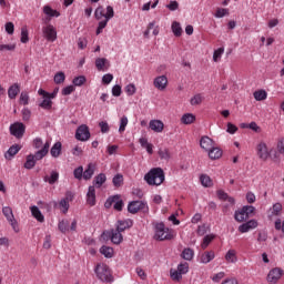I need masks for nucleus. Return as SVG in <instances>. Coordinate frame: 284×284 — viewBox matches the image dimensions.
<instances>
[{
	"label": "nucleus",
	"mask_w": 284,
	"mask_h": 284,
	"mask_svg": "<svg viewBox=\"0 0 284 284\" xmlns=\"http://www.w3.org/2000/svg\"><path fill=\"white\" fill-rule=\"evenodd\" d=\"M50 152V142L47 141L42 149L37 151L36 154H29L27 156V161L24 163L26 170H32L37 165V161H41V159H44V156H48V153Z\"/></svg>",
	"instance_id": "obj_1"
},
{
	"label": "nucleus",
	"mask_w": 284,
	"mask_h": 284,
	"mask_svg": "<svg viewBox=\"0 0 284 284\" xmlns=\"http://www.w3.org/2000/svg\"><path fill=\"white\" fill-rule=\"evenodd\" d=\"M148 185H161L165 181V172L161 168L151 169L145 175Z\"/></svg>",
	"instance_id": "obj_2"
},
{
	"label": "nucleus",
	"mask_w": 284,
	"mask_h": 284,
	"mask_svg": "<svg viewBox=\"0 0 284 284\" xmlns=\"http://www.w3.org/2000/svg\"><path fill=\"white\" fill-rule=\"evenodd\" d=\"M94 272L99 281H102L103 283H112V281H114V277H112V271L105 263L98 264Z\"/></svg>",
	"instance_id": "obj_3"
},
{
	"label": "nucleus",
	"mask_w": 284,
	"mask_h": 284,
	"mask_svg": "<svg viewBox=\"0 0 284 284\" xmlns=\"http://www.w3.org/2000/svg\"><path fill=\"white\" fill-rule=\"evenodd\" d=\"M155 241H172L174 239V233L169 227H165V224L158 223L155 225Z\"/></svg>",
	"instance_id": "obj_4"
},
{
	"label": "nucleus",
	"mask_w": 284,
	"mask_h": 284,
	"mask_svg": "<svg viewBox=\"0 0 284 284\" xmlns=\"http://www.w3.org/2000/svg\"><path fill=\"white\" fill-rule=\"evenodd\" d=\"M113 203V209L116 210V212H121L123 210V200H121V196L119 195L110 196L104 203V207L110 209Z\"/></svg>",
	"instance_id": "obj_5"
},
{
	"label": "nucleus",
	"mask_w": 284,
	"mask_h": 284,
	"mask_svg": "<svg viewBox=\"0 0 284 284\" xmlns=\"http://www.w3.org/2000/svg\"><path fill=\"white\" fill-rule=\"evenodd\" d=\"M128 211L130 214H136L138 212H148V203L143 201H133L129 203Z\"/></svg>",
	"instance_id": "obj_6"
},
{
	"label": "nucleus",
	"mask_w": 284,
	"mask_h": 284,
	"mask_svg": "<svg viewBox=\"0 0 284 284\" xmlns=\"http://www.w3.org/2000/svg\"><path fill=\"white\" fill-rule=\"evenodd\" d=\"M10 134L16 136V139H23V134H26V124L21 122H16L10 125Z\"/></svg>",
	"instance_id": "obj_7"
},
{
	"label": "nucleus",
	"mask_w": 284,
	"mask_h": 284,
	"mask_svg": "<svg viewBox=\"0 0 284 284\" xmlns=\"http://www.w3.org/2000/svg\"><path fill=\"white\" fill-rule=\"evenodd\" d=\"M42 34L44 39L50 41L51 43H54V40L57 39V28L52 24H47L42 28Z\"/></svg>",
	"instance_id": "obj_8"
},
{
	"label": "nucleus",
	"mask_w": 284,
	"mask_h": 284,
	"mask_svg": "<svg viewBox=\"0 0 284 284\" xmlns=\"http://www.w3.org/2000/svg\"><path fill=\"white\" fill-rule=\"evenodd\" d=\"M284 271L281 267H275L271 270L267 274V283L271 284H277L278 281H281V277L283 276Z\"/></svg>",
	"instance_id": "obj_9"
},
{
	"label": "nucleus",
	"mask_w": 284,
	"mask_h": 284,
	"mask_svg": "<svg viewBox=\"0 0 284 284\" xmlns=\"http://www.w3.org/2000/svg\"><path fill=\"white\" fill-rule=\"evenodd\" d=\"M75 139L78 141H89L90 140V129L88 125L82 124L75 131Z\"/></svg>",
	"instance_id": "obj_10"
},
{
	"label": "nucleus",
	"mask_w": 284,
	"mask_h": 284,
	"mask_svg": "<svg viewBox=\"0 0 284 284\" xmlns=\"http://www.w3.org/2000/svg\"><path fill=\"white\" fill-rule=\"evenodd\" d=\"M256 154L261 161H267L270 159V149L265 142H261L256 145Z\"/></svg>",
	"instance_id": "obj_11"
},
{
	"label": "nucleus",
	"mask_w": 284,
	"mask_h": 284,
	"mask_svg": "<svg viewBox=\"0 0 284 284\" xmlns=\"http://www.w3.org/2000/svg\"><path fill=\"white\" fill-rule=\"evenodd\" d=\"M256 227H258V222H256V220H250L239 226V232H241V234H245L250 232V230H256Z\"/></svg>",
	"instance_id": "obj_12"
},
{
	"label": "nucleus",
	"mask_w": 284,
	"mask_h": 284,
	"mask_svg": "<svg viewBox=\"0 0 284 284\" xmlns=\"http://www.w3.org/2000/svg\"><path fill=\"white\" fill-rule=\"evenodd\" d=\"M200 146L202 148V150L210 152V150H212L214 148V140H212L207 135H204L200 140Z\"/></svg>",
	"instance_id": "obj_13"
},
{
	"label": "nucleus",
	"mask_w": 284,
	"mask_h": 284,
	"mask_svg": "<svg viewBox=\"0 0 284 284\" xmlns=\"http://www.w3.org/2000/svg\"><path fill=\"white\" fill-rule=\"evenodd\" d=\"M154 88H156L160 91L165 90L168 88V77L165 75H160L156 77L153 81Z\"/></svg>",
	"instance_id": "obj_14"
},
{
	"label": "nucleus",
	"mask_w": 284,
	"mask_h": 284,
	"mask_svg": "<svg viewBox=\"0 0 284 284\" xmlns=\"http://www.w3.org/2000/svg\"><path fill=\"white\" fill-rule=\"evenodd\" d=\"M133 225H134V222L130 219L120 220L118 221L115 230L121 233V232H125V230H130V227H132Z\"/></svg>",
	"instance_id": "obj_15"
},
{
	"label": "nucleus",
	"mask_w": 284,
	"mask_h": 284,
	"mask_svg": "<svg viewBox=\"0 0 284 284\" xmlns=\"http://www.w3.org/2000/svg\"><path fill=\"white\" fill-rule=\"evenodd\" d=\"M20 151H21V146H19V144H13L4 153V159H7V161H12V159H14V156H17V154H19Z\"/></svg>",
	"instance_id": "obj_16"
},
{
	"label": "nucleus",
	"mask_w": 284,
	"mask_h": 284,
	"mask_svg": "<svg viewBox=\"0 0 284 284\" xmlns=\"http://www.w3.org/2000/svg\"><path fill=\"white\" fill-rule=\"evenodd\" d=\"M150 130L156 133L163 132L165 124H163V121L161 120H151L149 123Z\"/></svg>",
	"instance_id": "obj_17"
},
{
	"label": "nucleus",
	"mask_w": 284,
	"mask_h": 284,
	"mask_svg": "<svg viewBox=\"0 0 284 284\" xmlns=\"http://www.w3.org/2000/svg\"><path fill=\"white\" fill-rule=\"evenodd\" d=\"M95 68L99 72H106L108 68H110V62L105 58H98L95 60Z\"/></svg>",
	"instance_id": "obj_18"
},
{
	"label": "nucleus",
	"mask_w": 284,
	"mask_h": 284,
	"mask_svg": "<svg viewBox=\"0 0 284 284\" xmlns=\"http://www.w3.org/2000/svg\"><path fill=\"white\" fill-rule=\"evenodd\" d=\"M97 171V164L89 163L87 169L83 171V179L84 181H90L92 176H94V172Z\"/></svg>",
	"instance_id": "obj_19"
},
{
	"label": "nucleus",
	"mask_w": 284,
	"mask_h": 284,
	"mask_svg": "<svg viewBox=\"0 0 284 284\" xmlns=\"http://www.w3.org/2000/svg\"><path fill=\"white\" fill-rule=\"evenodd\" d=\"M19 92H21V85L19 83H13L8 89V97L11 100L17 99L19 97Z\"/></svg>",
	"instance_id": "obj_20"
},
{
	"label": "nucleus",
	"mask_w": 284,
	"mask_h": 284,
	"mask_svg": "<svg viewBox=\"0 0 284 284\" xmlns=\"http://www.w3.org/2000/svg\"><path fill=\"white\" fill-rule=\"evenodd\" d=\"M87 203L89 205H97V190L94 186H89V191L87 193Z\"/></svg>",
	"instance_id": "obj_21"
},
{
	"label": "nucleus",
	"mask_w": 284,
	"mask_h": 284,
	"mask_svg": "<svg viewBox=\"0 0 284 284\" xmlns=\"http://www.w3.org/2000/svg\"><path fill=\"white\" fill-rule=\"evenodd\" d=\"M105 181H108V176H105L104 173H100L93 179V185L91 187H97L99 190L103 186V183H105Z\"/></svg>",
	"instance_id": "obj_22"
},
{
	"label": "nucleus",
	"mask_w": 284,
	"mask_h": 284,
	"mask_svg": "<svg viewBox=\"0 0 284 284\" xmlns=\"http://www.w3.org/2000/svg\"><path fill=\"white\" fill-rule=\"evenodd\" d=\"M111 241L114 243V245H120V243H123V234H121L120 231L112 230L111 231Z\"/></svg>",
	"instance_id": "obj_23"
},
{
	"label": "nucleus",
	"mask_w": 284,
	"mask_h": 284,
	"mask_svg": "<svg viewBox=\"0 0 284 284\" xmlns=\"http://www.w3.org/2000/svg\"><path fill=\"white\" fill-rule=\"evenodd\" d=\"M215 254L214 251H206L200 257V263L207 264L211 261H214Z\"/></svg>",
	"instance_id": "obj_24"
},
{
	"label": "nucleus",
	"mask_w": 284,
	"mask_h": 284,
	"mask_svg": "<svg viewBox=\"0 0 284 284\" xmlns=\"http://www.w3.org/2000/svg\"><path fill=\"white\" fill-rule=\"evenodd\" d=\"M31 214L34 219L39 221V223H43L45 221V217L43 216V213H41V210H39L37 206L30 207Z\"/></svg>",
	"instance_id": "obj_25"
},
{
	"label": "nucleus",
	"mask_w": 284,
	"mask_h": 284,
	"mask_svg": "<svg viewBox=\"0 0 284 284\" xmlns=\"http://www.w3.org/2000/svg\"><path fill=\"white\" fill-rule=\"evenodd\" d=\"M270 212H271V214L268 215L270 219H272V216H281V212H283V204L275 203L270 210Z\"/></svg>",
	"instance_id": "obj_26"
},
{
	"label": "nucleus",
	"mask_w": 284,
	"mask_h": 284,
	"mask_svg": "<svg viewBox=\"0 0 284 284\" xmlns=\"http://www.w3.org/2000/svg\"><path fill=\"white\" fill-rule=\"evenodd\" d=\"M209 156L213 161L221 159V156H223V151L220 148L213 146L212 150L209 151Z\"/></svg>",
	"instance_id": "obj_27"
},
{
	"label": "nucleus",
	"mask_w": 284,
	"mask_h": 284,
	"mask_svg": "<svg viewBox=\"0 0 284 284\" xmlns=\"http://www.w3.org/2000/svg\"><path fill=\"white\" fill-rule=\"evenodd\" d=\"M50 152L53 159H59V156H61V142H55Z\"/></svg>",
	"instance_id": "obj_28"
},
{
	"label": "nucleus",
	"mask_w": 284,
	"mask_h": 284,
	"mask_svg": "<svg viewBox=\"0 0 284 284\" xmlns=\"http://www.w3.org/2000/svg\"><path fill=\"white\" fill-rule=\"evenodd\" d=\"M44 181H45V183H49L50 185H54V183H57V181H59V172L52 171L50 176H48V175L44 176Z\"/></svg>",
	"instance_id": "obj_29"
},
{
	"label": "nucleus",
	"mask_w": 284,
	"mask_h": 284,
	"mask_svg": "<svg viewBox=\"0 0 284 284\" xmlns=\"http://www.w3.org/2000/svg\"><path fill=\"white\" fill-rule=\"evenodd\" d=\"M100 254H103L105 258H112V256H114V248L103 245L100 248Z\"/></svg>",
	"instance_id": "obj_30"
},
{
	"label": "nucleus",
	"mask_w": 284,
	"mask_h": 284,
	"mask_svg": "<svg viewBox=\"0 0 284 284\" xmlns=\"http://www.w3.org/2000/svg\"><path fill=\"white\" fill-rule=\"evenodd\" d=\"M234 219L235 221H237V223H243V221H247V219H250L247 216V214L243 211V209H241L240 211H236L234 214Z\"/></svg>",
	"instance_id": "obj_31"
},
{
	"label": "nucleus",
	"mask_w": 284,
	"mask_h": 284,
	"mask_svg": "<svg viewBox=\"0 0 284 284\" xmlns=\"http://www.w3.org/2000/svg\"><path fill=\"white\" fill-rule=\"evenodd\" d=\"M43 12H44V14H47V17H61V13H59V11L52 9V7H50V6H44Z\"/></svg>",
	"instance_id": "obj_32"
},
{
	"label": "nucleus",
	"mask_w": 284,
	"mask_h": 284,
	"mask_svg": "<svg viewBox=\"0 0 284 284\" xmlns=\"http://www.w3.org/2000/svg\"><path fill=\"white\" fill-rule=\"evenodd\" d=\"M2 214L7 219L8 222H10L14 219V214L12 213V207H10V206H3Z\"/></svg>",
	"instance_id": "obj_33"
},
{
	"label": "nucleus",
	"mask_w": 284,
	"mask_h": 284,
	"mask_svg": "<svg viewBox=\"0 0 284 284\" xmlns=\"http://www.w3.org/2000/svg\"><path fill=\"white\" fill-rule=\"evenodd\" d=\"M181 121L184 123V125H190L196 121V116H194V114L186 113L182 116Z\"/></svg>",
	"instance_id": "obj_34"
},
{
	"label": "nucleus",
	"mask_w": 284,
	"mask_h": 284,
	"mask_svg": "<svg viewBox=\"0 0 284 284\" xmlns=\"http://www.w3.org/2000/svg\"><path fill=\"white\" fill-rule=\"evenodd\" d=\"M181 256L184 258V261H192V258H194V250L189 247L184 248Z\"/></svg>",
	"instance_id": "obj_35"
},
{
	"label": "nucleus",
	"mask_w": 284,
	"mask_h": 284,
	"mask_svg": "<svg viewBox=\"0 0 284 284\" xmlns=\"http://www.w3.org/2000/svg\"><path fill=\"white\" fill-rule=\"evenodd\" d=\"M58 227L62 234L70 231V222L68 220H62L59 222Z\"/></svg>",
	"instance_id": "obj_36"
},
{
	"label": "nucleus",
	"mask_w": 284,
	"mask_h": 284,
	"mask_svg": "<svg viewBox=\"0 0 284 284\" xmlns=\"http://www.w3.org/2000/svg\"><path fill=\"white\" fill-rule=\"evenodd\" d=\"M172 32L175 37H181L183 34V29L181 28V23L174 21L172 23Z\"/></svg>",
	"instance_id": "obj_37"
},
{
	"label": "nucleus",
	"mask_w": 284,
	"mask_h": 284,
	"mask_svg": "<svg viewBox=\"0 0 284 284\" xmlns=\"http://www.w3.org/2000/svg\"><path fill=\"white\" fill-rule=\"evenodd\" d=\"M59 206L63 214L68 213V210H70V200L68 197L62 199L59 203Z\"/></svg>",
	"instance_id": "obj_38"
},
{
	"label": "nucleus",
	"mask_w": 284,
	"mask_h": 284,
	"mask_svg": "<svg viewBox=\"0 0 284 284\" xmlns=\"http://www.w3.org/2000/svg\"><path fill=\"white\" fill-rule=\"evenodd\" d=\"M19 103L20 105H28L30 103V95L28 94V92L22 91L20 93Z\"/></svg>",
	"instance_id": "obj_39"
},
{
	"label": "nucleus",
	"mask_w": 284,
	"mask_h": 284,
	"mask_svg": "<svg viewBox=\"0 0 284 284\" xmlns=\"http://www.w3.org/2000/svg\"><path fill=\"white\" fill-rule=\"evenodd\" d=\"M227 14H230V9L217 8L214 13V17L216 19H223V17H227Z\"/></svg>",
	"instance_id": "obj_40"
},
{
	"label": "nucleus",
	"mask_w": 284,
	"mask_h": 284,
	"mask_svg": "<svg viewBox=\"0 0 284 284\" xmlns=\"http://www.w3.org/2000/svg\"><path fill=\"white\" fill-rule=\"evenodd\" d=\"M255 101H265L267 99V92L260 90L253 93Z\"/></svg>",
	"instance_id": "obj_41"
},
{
	"label": "nucleus",
	"mask_w": 284,
	"mask_h": 284,
	"mask_svg": "<svg viewBox=\"0 0 284 284\" xmlns=\"http://www.w3.org/2000/svg\"><path fill=\"white\" fill-rule=\"evenodd\" d=\"M53 81L57 85H61V83H64L65 81V73H63V71L55 73Z\"/></svg>",
	"instance_id": "obj_42"
},
{
	"label": "nucleus",
	"mask_w": 284,
	"mask_h": 284,
	"mask_svg": "<svg viewBox=\"0 0 284 284\" xmlns=\"http://www.w3.org/2000/svg\"><path fill=\"white\" fill-rule=\"evenodd\" d=\"M39 108H42V110H52V100L49 98H44L39 104Z\"/></svg>",
	"instance_id": "obj_43"
},
{
	"label": "nucleus",
	"mask_w": 284,
	"mask_h": 284,
	"mask_svg": "<svg viewBox=\"0 0 284 284\" xmlns=\"http://www.w3.org/2000/svg\"><path fill=\"white\" fill-rule=\"evenodd\" d=\"M158 154L162 161H168L169 159H171L169 149H160Z\"/></svg>",
	"instance_id": "obj_44"
},
{
	"label": "nucleus",
	"mask_w": 284,
	"mask_h": 284,
	"mask_svg": "<svg viewBox=\"0 0 284 284\" xmlns=\"http://www.w3.org/2000/svg\"><path fill=\"white\" fill-rule=\"evenodd\" d=\"M214 241V235H205L203 242L201 244L202 250H206V247Z\"/></svg>",
	"instance_id": "obj_45"
},
{
	"label": "nucleus",
	"mask_w": 284,
	"mask_h": 284,
	"mask_svg": "<svg viewBox=\"0 0 284 284\" xmlns=\"http://www.w3.org/2000/svg\"><path fill=\"white\" fill-rule=\"evenodd\" d=\"M17 44H0V52H14Z\"/></svg>",
	"instance_id": "obj_46"
},
{
	"label": "nucleus",
	"mask_w": 284,
	"mask_h": 284,
	"mask_svg": "<svg viewBox=\"0 0 284 284\" xmlns=\"http://www.w3.org/2000/svg\"><path fill=\"white\" fill-rule=\"evenodd\" d=\"M225 258L229 263H236V251L230 250L226 253Z\"/></svg>",
	"instance_id": "obj_47"
},
{
	"label": "nucleus",
	"mask_w": 284,
	"mask_h": 284,
	"mask_svg": "<svg viewBox=\"0 0 284 284\" xmlns=\"http://www.w3.org/2000/svg\"><path fill=\"white\" fill-rule=\"evenodd\" d=\"M128 116L123 115L120 120V128H119V132L120 134H123V132H125V128H128Z\"/></svg>",
	"instance_id": "obj_48"
},
{
	"label": "nucleus",
	"mask_w": 284,
	"mask_h": 284,
	"mask_svg": "<svg viewBox=\"0 0 284 284\" xmlns=\"http://www.w3.org/2000/svg\"><path fill=\"white\" fill-rule=\"evenodd\" d=\"M200 181L204 187H212V179L209 175H201Z\"/></svg>",
	"instance_id": "obj_49"
},
{
	"label": "nucleus",
	"mask_w": 284,
	"mask_h": 284,
	"mask_svg": "<svg viewBox=\"0 0 284 284\" xmlns=\"http://www.w3.org/2000/svg\"><path fill=\"white\" fill-rule=\"evenodd\" d=\"M112 183H113L114 187H121V185H123V175L116 174L113 178Z\"/></svg>",
	"instance_id": "obj_50"
},
{
	"label": "nucleus",
	"mask_w": 284,
	"mask_h": 284,
	"mask_svg": "<svg viewBox=\"0 0 284 284\" xmlns=\"http://www.w3.org/2000/svg\"><path fill=\"white\" fill-rule=\"evenodd\" d=\"M178 271L181 272L182 274H187V272H190V264L187 262L179 264Z\"/></svg>",
	"instance_id": "obj_51"
},
{
	"label": "nucleus",
	"mask_w": 284,
	"mask_h": 284,
	"mask_svg": "<svg viewBox=\"0 0 284 284\" xmlns=\"http://www.w3.org/2000/svg\"><path fill=\"white\" fill-rule=\"evenodd\" d=\"M94 17L95 19H98V21H100V19H103V17L105 18V10L103 9V7H98L95 9Z\"/></svg>",
	"instance_id": "obj_52"
},
{
	"label": "nucleus",
	"mask_w": 284,
	"mask_h": 284,
	"mask_svg": "<svg viewBox=\"0 0 284 284\" xmlns=\"http://www.w3.org/2000/svg\"><path fill=\"white\" fill-rule=\"evenodd\" d=\"M203 103V97L197 93L191 99V105H201Z\"/></svg>",
	"instance_id": "obj_53"
},
{
	"label": "nucleus",
	"mask_w": 284,
	"mask_h": 284,
	"mask_svg": "<svg viewBox=\"0 0 284 284\" xmlns=\"http://www.w3.org/2000/svg\"><path fill=\"white\" fill-rule=\"evenodd\" d=\"M113 17H114V8H112V6H108L106 12L104 13V19L106 21H110V19H112Z\"/></svg>",
	"instance_id": "obj_54"
},
{
	"label": "nucleus",
	"mask_w": 284,
	"mask_h": 284,
	"mask_svg": "<svg viewBox=\"0 0 284 284\" xmlns=\"http://www.w3.org/2000/svg\"><path fill=\"white\" fill-rule=\"evenodd\" d=\"M73 176H74V179H78V181H81V179H83V166H78L73 171Z\"/></svg>",
	"instance_id": "obj_55"
},
{
	"label": "nucleus",
	"mask_w": 284,
	"mask_h": 284,
	"mask_svg": "<svg viewBox=\"0 0 284 284\" xmlns=\"http://www.w3.org/2000/svg\"><path fill=\"white\" fill-rule=\"evenodd\" d=\"M223 52H225V49L223 48H219L217 50L214 51L213 61H215V63L219 61V59H221V57H223Z\"/></svg>",
	"instance_id": "obj_56"
},
{
	"label": "nucleus",
	"mask_w": 284,
	"mask_h": 284,
	"mask_svg": "<svg viewBox=\"0 0 284 284\" xmlns=\"http://www.w3.org/2000/svg\"><path fill=\"white\" fill-rule=\"evenodd\" d=\"M72 83H73V85L81 87V85H83V83H85V77L79 75L73 79Z\"/></svg>",
	"instance_id": "obj_57"
},
{
	"label": "nucleus",
	"mask_w": 284,
	"mask_h": 284,
	"mask_svg": "<svg viewBox=\"0 0 284 284\" xmlns=\"http://www.w3.org/2000/svg\"><path fill=\"white\" fill-rule=\"evenodd\" d=\"M125 92L129 97H132V95L136 94V87L134 84H128L125 87Z\"/></svg>",
	"instance_id": "obj_58"
},
{
	"label": "nucleus",
	"mask_w": 284,
	"mask_h": 284,
	"mask_svg": "<svg viewBox=\"0 0 284 284\" xmlns=\"http://www.w3.org/2000/svg\"><path fill=\"white\" fill-rule=\"evenodd\" d=\"M31 116H32V111H30V109H28V108L22 109V120L23 121H30Z\"/></svg>",
	"instance_id": "obj_59"
},
{
	"label": "nucleus",
	"mask_w": 284,
	"mask_h": 284,
	"mask_svg": "<svg viewBox=\"0 0 284 284\" xmlns=\"http://www.w3.org/2000/svg\"><path fill=\"white\" fill-rule=\"evenodd\" d=\"M170 274L173 281H181L183 278V274L179 271L171 270Z\"/></svg>",
	"instance_id": "obj_60"
},
{
	"label": "nucleus",
	"mask_w": 284,
	"mask_h": 284,
	"mask_svg": "<svg viewBox=\"0 0 284 284\" xmlns=\"http://www.w3.org/2000/svg\"><path fill=\"white\" fill-rule=\"evenodd\" d=\"M108 21H110V20L104 19L99 22L95 34H101V32H103L104 28L108 26Z\"/></svg>",
	"instance_id": "obj_61"
},
{
	"label": "nucleus",
	"mask_w": 284,
	"mask_h": 284,
	"mask_svg": "<svg viewBox=\"0 0 284 284\" xmlns=\"http://www.w3.org/2000/svg\"><path fill=\"white\" fill-rule=\"evenodd\" d=\"M74 90H75L74 85H68L62 89V95L69 97V94H72V92H74Z\"/></svg>",
	"instance_id": "obj_62"
},
{
	"label": "nucleus",
	"mask_w": 284,
	"mask_h": 284,
	"mask_svg": "<svg viewBox=\"0 0 284 284\" xmlns=\"http://www.w3.org/2000/svg\"><path fill=\"white\" fill-rule=\"evenodd\" d=\"M242 210L248 217L251 214H254V212H256V207L250 205L243 206Z\"/></svg>",
	"instance_id": "obj_63"
},
{
	"label": "nucleus",
	"mask_w": 284,
	"mask_h": 284,
	"mask_svg": "<svg viewBox=\"0 0 284 284\" xmlns=\"http://www.w3.org/2000/svg\"><path fill=\"white\" fill-rule=\"evenodd\" d=\"M28 41H30V39L28 38V29L22 28L21 29V43H28Z\"/></svg>",
	"instance_id": "obj_64"
}]
</instances>
